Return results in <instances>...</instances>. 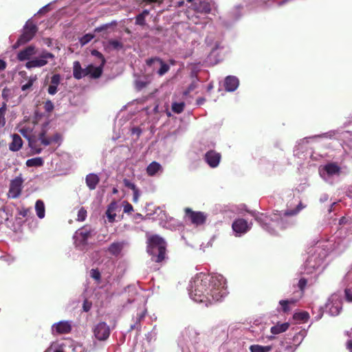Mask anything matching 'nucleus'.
<instances>
[{
  "label": "nucleus",
  "mask_w": 352,
  "mask_h": 352,
  "mask_svg": "<svg viewBox=\"0 0 352 352\" xmlns=\"http://www.w3.org/2000/svg\"><path fill=\"white\" fill-rule=\"evenodd\" d=\"M123 211L125 213H130L132 211H133V206L129 204V202H126L125 204L124 205V209H123Z\"/></svg>",
  "instance_id": "obj_49"
},
{
  "label": "nucleus",
  "mask_w": 352,
  "mask_h": 352,
  "mask_svg": "<svg viewBox=\"0 0 352 352\" xmlns=\"http://www.w3.org/2000/svg\"><path fill=\"white\" fill-rule=\"evenodd\" d=\"M123 182H124V184L126 187L131 189L133 191L135 190V189H137L138 188L136 187V186L133 184V183H131L129 179H124L123 180Z\"/></svg>",
  "instance_id": "obj_48"
},
{
  "label": "nucleus",
  "mask_w": 352,
  "mask_h": 352,
  "mask_svg": "<svg viewBox=\"0 0 352 352\" xmlns=\"http://www.w3.org/2000/svg\"><path fill=\"white\" fill-rule=\"evenodd\" d=\"M44 161L42 157H38L29 159L26 161L25 164L28 167H37L43 165Z\"/></svg>",
  "instance_id": "obj_26"
},
{
  "label": "nucleus",
  "mask_w": 352,
  "mask_h": 352,
  "mask_svg": "<svg viewBox=\"0 0 352 352\" xmlns=\"http://www.w3.org/2000/svg\"><path fill=\"white\" fill-rule=\"evenodd\" d=\"M346 346L347 349L350 351V352H352V340L348 341Z\"/></svg>",
  "instance_id": "obj_64"
},
{
  "label": "nucleus",
  "mask_w": 352,
  "mask_h": 352,
  "mask_svg": "<svg viewBox=\"0 0 352 352\" xmlns=\"http://www.w3.org/2000/svg\"><path fill=\"white\" fill-rule=\"evenodd\" d=\"M109 44L115 49H119L122 47V43L117 40H111L109 41Z\"/></svg>",
  "instance_id": "obj_47"
},
{
  "label": "nucleus",
  "mask_w": 352,
  "mask_h": 352,
  "mask_svg": "<svg viewBox=\"0 0 352 352\" xmlns=\"http://www.w3.org/2000/svg\"><path fill=\"white\" fill-rule=\"evenodd\" d=\"M36 54V47L34 45H29L17 54V59L19 61L29 60L30 57Z\"/></svg>",
  "instance_id": "obj_12"
},
{
  "label": "nucleus",
  "mask_w": 352,
  "mask_h": 352,
  "mask_svg": "<svg viewBox=\"0 0 352 352\" xmlns=\"http://www.w3.org/2000/svg\"><path fill=\"white\" fill-rule=\"evenodd\" d=\"M185 107V103L184 102H173L172 104V111L175 113H182Z\"/></svg>",
  "instance_id": "obj_31"
},
{
  "label": "nucleus",
  "mask_w": 352,
  "mask_h": 352,
  "mask_svg": "<svg viewBox=\"0 0 352 352\" xmlns=\"http://www.w3.org/2000/svg\"><path fill=\"white\" fill-rule=\"evenodd\" d=\"M157 59H161L160 58H158V57H155V58H148L146 60V65L148 66H151L155 61H157Z\"/></svg>",
  "instance_id": "obj_56"
},
{
  "label": "nucleus",
  "mask_w": 352,
  "mask_h": 352,
  "mask_svg": "<svg viewBox=\"0 0 352 352\" xmlns=\"http://www.w3.org/2000/svg\"><path fill=\"white\" fill-rule=\"evenodd\" d=\"M44 109L45 112L50 113L53 111L54 105L50 100H47L44 102Z\"/></svg>",
  "instance_id": "obj_38"
},
{
  "label": "nucleus",
  "mask_w": 352,
  "mask_h": 352,
  "mask_svg": "<svg viewBox=\"0 0 352 352\" xmlns=\"http://www.w3.org/2000/svg\"><path fill=\"white\" fill-rule=\"evenodd\" d=\"M38 140L41 141V144L44 146H48L52 144L50 138L45 137V131H43L38 134Z\"/></svg>",
  "instance_id": "obj_32"
},
{
  "label": "nucleus",
  "mask_w": 352,
  "mask_h": 352,
  "mask_svg": "<svg viewBox=\"0 0 352 352\" xmlns=\"http://www.w3.org/2000/svg\"><path fill=\"white\" fill-rule=\"evenodd\" d=\"M91 54L94 56H96L100 60V65L101 66H104L106 60L104 57V56L97 50H93L91 51Z\"/></svg>",
  "instance_id": "obj_34"
},
{
  "label": "nucleus",
  "mask_w": 352,
  "mask_h": 352,
  "mask_svg": "<svg viewBox=\"0 0 352 352\" xmlns=\"http://www.w3.org/2000/svg\"><path fill=\"white\" fill-rule=\"evenodd\" d=\"M37 80V77L36 75L34 76H31L28 78V81L27 82V83H25V85H22L21 87V90L22 91H26L29 89H30L34 82Z\"/></svg>",
  "instance_id": "obj_33"
},
{
  "label": "nucleus",
  "mask_w": 352,
  "mask_h": 352,
  "mask_svg": "<svg viewBox=\"0 0 352 352\" xmlns=\"http://www.w3.org/2000/svg\"><path fill=\"white\" fill-rule=\"evenodd\" d=\"M52 142H58L61 139V135L58 133L54 134L52 137L50 138Z\"/></svg>",
  "instance_id": "obj_55"
},
{
  "label": "nucleus",
  "mask_w": 352,
  "mask_h": 352,
  "mask_svg": "<svg viewBox=\"0 0 352 352\" xmlns=\"http://www.w3.org/2000/svg\"><path fill=\"white\" fill-rule=\"evenodd\" d=\"M345 298L348 302H352V291L350 289L344 290Z\"/></svg>",
  "instance_id": "obj_50"
},
{
  "label": "nucleus",
  "mask_w": 352,
  "mask_h": 352,
  "mask_svg": "<svg viewBox=\"0 0 352 352\" xmlns=\"http://www.w3.org/2000/svg\"><path fill=\"white\" fill-rule=\"evenodd\" d=\"M91 276L96 280H100L101 278L100 272L98 269H92L91 270Z\"/></svg>",
  "instance_id": "obj_44"
},
{
  "label": "nucleus",
  "mask_w": 352,
  "mask_h": 352,
  "mask_svg": "<svg viewBox=\"0 0 352 352\" xmlns=\"http://www.w3.org/2000/svg\"><path fill=\"white\" fill-rule=\"evenodd\" d=\"M38 31L37 26L31 21H28L23 27V33L15 43L16 46L24 45L30 41Z\"/></svg>",
  "instance_id": "obj_3"
},
{
  "label": "nucleus",
  "mask_w": 352,
  "mask_h": 352,
  "mask_svg": "<svg viewBox=\"0 0 352 352\" xmlns=\"http://www.w3.org/2000/svg\"><path fill=\"white\" fill-rule=\"evenodd\" d=\"M161 165L156 162H151L146 168V173L149 176H153L160 170Z\"/></svg>",
  "instance_id": "obj_25"
},
{
  "label": "nucleus",
  "mask_w": 352,
  "mask_h": 352,
  "mask_svg": "<svg viewBox=\"0 0 352 352\" xmlns=\"http://www.w3.org/2000/svg\"><path fill=\"white\" fill-rule=\"evenodd\" d=\"M221 159V155L214 151L210 150L204 155V160L211 168H216L219 166Z\"/></svg>",
  "instance_id": "obj_9"
},
{
  "label": "nucleus",
  "mask_w": 352,
  "mask_h": 352,
  "mask_svg": "<svg viewBox=\"0 0 352 352\" xmlns=\"http://www.w3.org/2000/svg\"><path fill=\"white\" fill-rule=\"evenodd\" d=\"M289 327V324L288 322H284L282 324H277L276 325L273 326L270 331L272 333L276 335L279 334L280 333L286 331Z\"/></svg>",
  "instance_id": "obj_23"
},
{
  "label": "nucleus",
  "mask_w": 352,
  "mask_h": 352,
  "mask_svg": "<svg viewBox=\"0 0 352 352\" xmlns=\"http://www.w3.org/2000/svg\"><path fill=\"white\" fill-rule=\"evenodd\" d=\"M94 232V230L90 226L85 225L78 229L74 235L75 242L77 245H86L87 241Z\"/></svg>",
  "instance_id": "obj_4"
},
{
  "label": "nucleus",
  "mask_w": 352,
  "mask_h": 352,
  "mask_svg": "<svg viewBox=\"0 0 352 352\" xmlns=\"http://www.w3.org/2000/svg\"><path fill=\"white\" fill-rule=\"evenodd\" d=\"M256 220L263 227L267 226L268 225L269 218L267 216L261 214L260 216L256 217Z\"/></svg>",
  "instance_id": "obj_35"
},
{
  "label": "nucleus",
  "mask_w": 352,
  "mask_h": 352,
  "mask_svg": "<svg viewBox=\"0 0 352 352\" xmlns=\"http://www.w3.org/2000/svg\"><path fill=\"white\" fill-rule=\"evenodd\" d=\"M202 11L205 13H209L210 12V6L208 3H204L203 4V9Z\"/></svg>",
  "instance_id": "obj_57"
},
{
  "label": "nucleus",
  "mask_w": 352,
  "mask_h": 352,
  "mask_svg": "<svg viewBox=\"0 0 352 352\" xmlns=\"http://www.w3.org/2000/svg\"><path fill=\"white\" fill-rule=\"evenodd\" d=\"M157 62H159L161 65V67L158 70L157 74L162 76L168 72V70L170 69V67L168 64L165 63L162 59H157Z\"/></svg>",
  "instance_id": "obj_29"
},
{
  "label": "nucleus",
  "mask_w": 352,
  "mask_h": 352,
  "mask_svg": "<svg viewBox=\"0 0 352 352\" xmlns=\"http://www.w3.org/2000/svg\"><path fill=\"white\" fill-rule=\"evenodd\" d=\"M197 80H193L192 82L189 85L186 90L184 92V94L185 96H187L188 94H190L191 91L195 89L197 87Z\"/></svg>",
  "instance_id": "obj_40"
},
{
  "label": "nucleus",
  "mask_w": 352,
  "mask_h": 352,
  "mask_svg": "<svg viewBox=\"0 0 352 352\" xmlns=\"http://www.w3.org/2000/svg\"><path fill=\"white\" fill-rule=\"evenodd\" d=\"M6 124V118L0 115V128H3Z\"/></svg>",
  "instance_id": "obj_63"
},
{
  "label": "nucleus",
  "mask_w": 352,
  "mask_h": 352,
  "mask_svg": "<svg viewBox=\"0 0 352 352\" xmlns=\"http://www.w3.org/2000/svg\"><path fill=\"white\" fill-rule=\"evenodd\" d=\"M7 102H3L2 103L1 107H0V115L4 116L6 115V110H7Z\"/></svg>",
  "instance_id": "obj_54"
},
{
  "label": "nucleus",
  "mask_w": 352,
  "mask_h": 352,
  "mask_svg": "<svg viewBox=\"0 0 352 352\" xmlns=\"http://www.w3.org/2000/svg\"><path fill=\"white\" fill-rule=\"evenodd\" d=\"M190 294L196 302H217L226 294L225 280L221 276L200 273L193 279Z\"/></svg>",
  "instance_id": "obj_1"
},
{
  "label": "nucleus",
  "mask_w": 352,
  "mask_h": 352,
  "mask_svg": "<svg viewBox=\"0 0 352 352\" xmlns=\"http://www.w3.org/2000/svg\"><path fill=\"white\" fill-rule=\"evenodd\" d=\"M239 80L233 76H227L224 81L225 89L228 91H234L239 86Z\"/></svg>",
  "instance_id": "obj_13"
},
{
  "label": "nucleus",
  "mask_w": 352,
  "mask_h": 352,
  "mask_svg": "<svg viewBox=\"0 0 352 352\" xmlns=\"http://www.w3.org/2000/svg\"><path fill=\"white\" fill-rule=\"evenodd\" d=\"M323 170L326 171L328 175H339L340 167L335 162L328 163L323 166Z\"/></svg>",
  "instance_id": "obj_19"
},
{
  "label": "nucleus",
  "mask_w": 352,
  "mask_h": 352,
  "mask_svg": "<svg viewBox=\"0 0 352 352\" xmlns=\"http://www.w3.org/2000/svg\"><path fill=\"white\" fill-rule=\"evenodd\" d=\"M60 79H61V77H60V74H54L51 77V80H50L51 84L50 85L58 87V85H59V83L60 82Z\"/></svg>",
  "instance_id": "obj_41"
},
{
  "label": "nucleus",
  "mask_w": 352,
  "mask_h": 352,
  "mask_svg": "<svg viewBox=\"0 0 352 352\" xmlns=\"http://www.w3.org/2000/svg\"><path fill=\"white\" fill-rule=\"evenodd\" d=\"M0 215L2 217V218L5 220V221H8L9 217H8V214L6 212V209L5 207H1L0 208Z\"/></svg>",
  "instance_id": "obj_51"
},
{
  "label": "nucleus",
  "mask_w": 352,
  "mask_h": 352,
  "mask_svg": "<svg viewBox=\"0 0 352 352\" xmlns=\"http://www.w3.org/2000/svg\"><path fill=\"white\" fill-rule=\"evenodd\" d=\"M54 329L58 334H65L72 331V326L67 321H60L53 325Z\"/></svg>",
  "instance_id": "obj_14"
},
{
  "label": "nucleus",
  "mask_w": 352,
  "mask_h": 352,
  "mask_svg": "<svg viewBox=\"0 0 352 352\" xmlns=\"http://www.w3.org/2000/svg\"><path fill=\"white\" fill-rule=\"evenodd\" d=\"M55 56L46 50H43L38 57L28 61L25 67L28 69L34 67H41L46 65L48 63L47 59H54Z\"/></svg>",
  "instance_id": "obj_5"
},
{
  "label": "nucleus",
  "mask_w": 352,
  "mask_h": 352,
  "mask_svg": "<svg viewBox=\"0 0 352 352\" xmlns=\"http://www.w3.org/2000/svg\"><path fill=\"white\" fill-rule=\"evenodd\" d=\"M166 246L164 239L157 234L151 235L148 239V251L156 263H161L165 259Z\"/></svg>",
  "instance_id": "obj_2"
},
{
  "label": "nucleus",
  "mask_w": 352,
  "mask_h": 352,
  "mask_svg": "<svg viewBox=\"0 0 352 352\" xmlns=\"http://www.w3.org/2000/svg\"><path fill=\"white\" fill-rule=\"evenodd\" d=\"M109 25L107 24L102 25L100 27H98L95 29V32H100L101 31L105 30L108 28Z\"/></svg>",
  "instance_id": "obj_59"
},
{
  "label": "nucleus",
  "mask_w": 352,
  "mask_h": 352,
  "mask_svg": "<svg viewBox=\"0 0 352 352\" xmlns=\"http://www.w3.org/2000/svg\"><path fill=\"white\" fill-rule=\"evenodd\" d=\"M86 184L89 190H95L97 185L100 182L99 177L94 173H89L85 178Z\"/></svg>",
  "instance_id": "obj_17"
},
{
  "label": "nucleus",
  "mask_w": 352,
  "mask_h": 352,
  "mask_svg": "<svg viewBox=\"0 0 352 352\" xmlns=\"http://www.w3.org/2000/svg\"><path fill=\"white\" fill-rule=\"evenodd\" d=\"M140 329H141L140 324H138L137 322H135V323L131 326L130 331H132L133 329H137L138 331H140Z\"/></svg>",
  "instance_id": "obj_61"
},
{
  "label": "nucleus",
  "mask_w": 352,
  "mask_h": 352,
  "mask_svg": "<svg viewBox=\"0 0 352 352\" xmlns=\"http://www.w3.org/2000/svg\"><path fill=\"white\" fill-rule=\"evenodd\" d=\"M7 66V63L2 59H0V72L3 71Z\"/></svg>",
  "instance_id": "obj_60"
},
{
  "label": "nucleus",
  "mask_w": 352,
  "mask_h": 352,
  "mask_svg": "<svg viewBox=\"0 0 352 352\" xmlns=\"http://www.w3.org/2000/svg\"><path fill=\"white\" fill-rule=\"evenodd\" d=\"M12 141L9 144V149L12 151H19L23 146V140L19 134L14 133L12 135Z\"/></svg>",
  "instance_id": "obj_16"
},
{
  "label": "nucleus",
  "mask_w": 352,
  "mask_h": 352,
  "mask_svg": "<svg viewBox=\"0 0 352 352\" xmlns=\"http://www.w3.org/2000/svg\"><path fill=\"white\" fill-rule=\"evenodd\" d=\"M279 304L281 306L282 311L284 313H287V312L289 311L290 308L289 307V301L288 300H280Z\"/></svg>",
  "instance_id": "obj_42"
},
{
  "label": "nucleus",
  "mask_w": 352,
  "mask_h": 352,
  "mask_svg": "<svg viewBox=\"0 0 352 352\" xmlns=\"http://www.w3.org/2000/svg\"><path fill=\"white\" fill-rule=\"evenodd\" d=\"M133 192V201L137 203L140 197V192L138 188L135 189Z\"/></svg>",
  "instance_id": "obj_53"
},
{
  "label": "nucleus",
  "mask_w": 352,
  "mask_h": 352,
  "mask_svg": "<svg viewBox=\"0 0 352 352\" xmlns=\"http://www.w3.org/2000/svg\"><path fill=\"white\" fill-rule=\"evenodd\" d=\"M304 208L305 206L301 202H300L296 208L285 211L283 214V216L280 217V223L283 224L284 221H287V217L296 215Z\"/></svg>",
  "instance_id": "obj_15"
},
{
  "label": "nucleus",
  "mask_w": 352,
  "mask_h": 352,
  "mask_svg": "<svg viewBox=\"0 0 352 352\" xmlns=\"http://www.w3.org/2000/svg\"><path fill=\"white\" fill-rule=\"evenodd\" d=\"M73 76L77 80L86 76L85 68L82 69L79 61H74L73 65Z\"/></svg>",
  "instance_id": "obj_20"
},
{
  "label": "nucleus",
  "mask_w": 352,
  "mask_h": 352,
  "mask_svg": "<svg viewBox=\"0 0 352 352\" xmlns=\"http://www.w3.org/2000/svg\"><path fill=\"white\" fill-rule=\"evenodd\" d=\"M185 219L190 221L192 224L199 226L206 222V215L202 212L193 211L189 208L184 209Z\"/></svg>",
  "instance_id": "obj_6"
},
{
  "label": "nucleus",
  "mask_w": 352,
  "mask_h": 352,
  "mask_svg": "<svg viewBox=\"0 0 352 352\" xmlns=\"http://www.w3.org/2000/svg\"><path fill=\"white\" fill-rule=\"evenodd\" d=\"M11 95H12V91L10 88L5 87L3 89L1 96H2V98L5 100V102H7L9 100Z\"/></svg>",
  "instance_id": "obj_37"
},
{
  "label": "nucleus",
  "mask_w": 352,
  "mask_h": 352,
  "mask_svg": "<svg viewBox=\"0 0 352 352\" xmlns=\"http://www.w3.org/2000/svg\"><path fill=\"white\" fill-rule=\"evenodd\" d=\"M149 14L148 10H144L140 14L135 16V24L143 26L146 24L145 18Z\"/></svg>",
  "instance_id": "obj_27"
},
{
  "label": "nucleus",
  "mask_w": 352,
  "mask_h": 352,
  "mask_svg": "<svg viewBox=\"0 0 352 352\" xmlns=\"http://www.w3.org/2000/svg\"><path fill=\"white\" fill-rule=\"evenodd\" d=\"M124 242H113L108 248V252L113 256H118L124 248Z\"/></svg>",
  "instance_id": "obj_18"
},
{
  "label": "nucleus",
  "mask_w": 352,
  "mask_h": 352,
  "mask_svg": "<svg viewBox=\"0 0 352 352\" xmlns=\"http://www.w3.org/2000/svg\"><path fill=\"white\" fill-rule=\"evenodd\" d=\"M307 284V280L305 278H302L299 280L298 286L301 292H304L305 288Z\"/></svg>",
  "instance_id": "obj_46"
},
{
  "label": "nucleus",
  "mask_w": 352,
  "mask_h": 352,
  "mask_svg": "<svg viewBox=\"0 0 352 352\" xmlns=\"http://www.w3.org/2000/svg\"><path fill=\"white\" fill-rule=\"evenodd\" d=\"M94 38V36L91 34H87L84 35L80 39V43L81 45H85L89 43Z\"/></svg>",
  "instance_id": "obj_39"
},
{
  "label": "nucleus",
  "mask_w": 352,
  "mask_h": 352,
  "mask_svg": "<svg viewBox=\"0 0 352 352\" xmlns=\"http://www.w3.org/2000/svg\"><path fill=\"white\" fill-rule=\"evenodd\" d=\"M272 349V346H261L259 344H253L250 346V350L251 352H270Z\"/></svg>",
  "instance_id": "obj_28"
},
{
  "label": "nucleus",
  "mask_w": 352,
  "mask_h": 352,
  "mask_svg": "<svg viewBox=\"0 0 352 352\" xmlns=\"http://www.w3.org/2000/svg\"><path fill=\"white\" fill-rule=\"evenodd\" d=\"M35 210L36 212V215L39 219H43L45 215V208L44 202L38 199L35 204Z\"/></svg>",
  "instance_id": "obj_22"
},
{
  "label": "nucleus",
  "mask_w": 352,
  "mask_h": 352,
  "mask_svg": "<svg viewBox=\"0 0 352 352\" xmlns=\"http://www.w3.org/2000/svg\"><path fill=\"white\" fill-rule=\"evenodd\" d=\"M117 208V204L116 202H111L107 207L106 210V215L107 217L108 221L110 223H113L116 221V210Z\"/></svg>",
  "instance_id": "obj_21"
},
{
  "label": "nucleus",
  "mask_w": 352,
  "mask_h": 352,
  "mask_svg": "<svg viewBox=\"0 0 352 352\" xmlns=\"http://www.w3.org/2000/svg\"><path fill=\"white\" fill-rule=\"evenodd\" d=\"M309 318V314L307 311H301L298 313H296L294 315V318L296 320H300L305 322L307 321Z\"/></svg>",
  "instance_id": "obj_30"
},
{
  "label": "nucleus",
  "mask_w": 352,
  "mask_h": 352,
  "mask_svg": "<svg viewBox=\"0 0 352 352\" xmlns=\"http://www.w3.org/2000/svg\"><path fill=\"white\" fill-rule=\"evenodd\" d=\"M103 67L104 66L100 65L94 67L92 64H90L85 68V75L86 76H89L91 78H98L102 74Z\"/></svg>",
  "instance_id": "obj_11"
},
{
  "label": "nucleus",
  "mask_w": 352,
  "mask_h": 352,
  "mask_svg": "<svg viewBox=\"0 0 352 352\" xmlns=\"http://www.w3.org/2000/svg\"><path fill=\"white\" fill-rule=\"evenodd\" d=\"M94 333L98 340H105L110 335L109 327L104 322H99L94 327Z\"/></svg>",
  "instance_id": "obj_7"
},
{
  "label": "nucleus",
  "mask_w": 352,
  "mask_h": 352,
  "mask_svg": "<svg viewBox=\"0 0 352 352\" xmlns=\"http://www.w3.org/2000/svg\"><path fill=\"white\" fill-rule=\"evenodd\" d=\"M133 134H136L140 136L142 133V129L140 127H134L131 130Z\"/></svg>",
  "instance_id": "obj_58"
},
{
  "label": "nucleus",
  "mask_w": 352,
  "mask_h": 352,
  "mask_svg": "<svg viewBox=\"0 0 352 352\" xmlns=\"http://www.w3.org/2000/svg\"><path fill=\"white\" fill-rule=\"evenodd\" d=\"M38 140L36 138H29L28 144L31 148L34 154H39L42 151V148L38 146Z\"/></svg>",
  "instance_id": "obj_24"
},
{
  "label": "nucleus",
  "mask_w": 352,
  "mask_h": 352,
  "mask_svg": "<svg viewBox=\"0 0 352 352\" xmlns=\"http://www.w3.org/2000/svg\"><path fill=\"white\" fill-rule=\"evenodd\" d=\"M18 214L23 217H26L30 214V208H22L18 209Z\"/></svg>",
  "instance_id": "obj_45"
},
{
  "label": "nucleus",
  "mask_w": 352,
  "mask_h": 352,
  "mask_svg": "<svg viewBox=\"0 0 352 352\" xmlns=\"http://www.w3.org/2000/svg\"><path fill=\"white\" fill-rule=\"evenodd\" d=\"M86 217H87V210L83 207H81L79 209V210L78 211L77 221H83L86 219Z\"/></svg>",
  "instance_id": "obj_36"
},
{
  "label": "nucleus",
  "mask_w": 352,
  "mask_h": 352,
  "mask_svg": "<svg viewBox=\"0 0 352 352\" xmlns=\"http://www.w3.org/2000/svg\"><path fill=\"white\" fill-rule=\"evenodd\" d=\"M91 309V304H89L87 301L83 303V310L85 311H89Z\"/></svg>",
  "instance_id": "obj_62"
},
{
  "label": "nucleus",
  "mask_w": 352,
  "mask_h": 352,
  "mask_svg": "<svg viewBox=\"0 0 352 352\" xmlns=\"http://www.w3.org/2000/svg\"><path fill=\"white\" fill-rule=\"evenodd\" d=\"M57 91H58V89H57V87L56 86L50 85V86L48 87L47 92L50 95L56 94Z\"/></svg>",
  "instance_id": "obj_52"
},
{
  "label": "nucleus",
  "mask_w": 352,
  "mask_h": 352,
  "mask_svg": "<svg viewBox=\"0 0 352 352\" xmlns=\"http://www.w3.org/2000/svg\"><path fill=\"white\" fill-rule=\"evenodd\" d=\"M233 230L238 234H244L250 230L247 221L243 219H236L232 223Z\"/></svg>",
  "instance_id": "obj_10"
},
{
  "label": "nucleus",
  "mask_w": 352,
  "mask_h": 352,
  "mask_svg": "<svg viewBox=\"0 0 352 352\" xmlns=\"http://www.w3.org/2000/svg\"><path fill=\"white\" fill-rule=\"evenodd\" d=\"M23 180L21 177H16L12 179L10 184L9 195L13 198L19 197L22 191Z\"/></svg>",
  "instance_id": "obj_8"
},
{
  "label": "nucleus",
  "mask_w": 352,
  "mask_h": 352,
  "mask_svg": "<svg viewBox=\"0 0 352 352\" xmlns=\"http://www.w3.org/2000/svg\"><path fill=\"white\" fill-rule=\"evenodd\" d=\"M146 314V309L142 310L140 313H138L136 319H135V322H137L138 324H140V322H142V320H143L144 318H145Z\"/></svg>",
  "instance_id": "obj_43"
}]
</instances>
